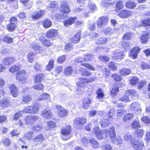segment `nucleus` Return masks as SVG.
Segmentation results:
<instances>
[{
  "label": "nucleus",
  "instance_id": "nucleus-1",
  "mask_svg": "<svg viewBox=\"0 0 150 150\" xmlns=\"http://www.w3.org/2000/svg\"><path fill=\"white\" fill-rule=\"evenodd\" d=\"M96 80V77H91L90 78L86 79L85 78L81 77L79 78V80L81 82H79L77 84L78 88L77 89V94H81L82 93L84 92L85 90L83 87H81L83 83H85L92 82Z\"/></svg>",
  "mask_w": 150,
  "mask_h": 150
},
{
  "label": "nucleus",
  "instance_id": "nucleus-2",
  "mask_svg": "<svg viewBox=\"0 0 150 150\" xmlns=\"http://www.w3.org/2000/svg\"><path fill=\"white\" fill-rule=\"evenodd\" d=\"M87 120L84 117H78L74 121V125L77 128L81 129L83 125L87 122Z\"/></svg>",
  "mask_w": 150,
  "mask_h": 150
},
{
  "label": "nucleus",
  "instance_id": "nucleus-3",
  "mask_svg": "<svg viewBox=\"0 0 150 150\" xmlns=\"http://www.w3.org/2000/svg\"><path fill=\"white\" fill-rule=\"evenodd\" d=\"M24 112L30 114H35L39 111V105L35 104L26 107L23 109Z\"/></svg>",
  "mask_w": 150,
  "mask_h": 150
},
{
  "label": "nucleus",
  "instance_id": "nucleus-4",
  "mask_svg": "<svg viewBox=\"0 0 150 150\" xmlns=\"http://www.w3.org/2000/svg\"><path fill=\"white\" fill-rule=\"evenodd\" d=\"M71 127L70 125L68 126L65 128L62 129L61 133L63 135L64 137H62L64 139L68 140L71 137Z\"/></svg>",
  "mask_w": 150,
  "mask_h": 150
},
{
  "label": "nucleus",
  "instance_id": "nucleus-5",
  "mask_svg": "<svg viewBox=\"0 0 150 150\" xmlns=\"http://www.w3.org/2000/svg\"><path fill=\"white\" fill-rule=\"evenodd\" d=\"M16 79L19 83L25 81L27 75L25 70H23L19 71L16 73Z\"/></svg>",
  "mask_w": 150,
  "mask_h": 150
},
{
  "label": "nucleus",
  "instance_id": "nucleus-6",
  "mask_svg": "<svg viewBox=\"0 0 150 150\" xmlns=\"http://www.w3.org/2000/svg\"><path fill=\"white\" fill-rule=\"evenodd\" d=\"M39 119V117L37 116L29 115L26 117L24 120L26 124L30 125Z\"/></svg>",
  "mask_w": 150,
  "mask_h": 150
},
{
  "label": "nucleus",
  "instance_id": "nucleus-7",
  "mask_svg": "<svg viewBox=\"0 0 150 150\" xmlns=\"http://www.w3.org/2000/svg\"><path fill=\"white\" fill-rule=\"evenodd\" d=\"M132 146L135 150H141L144 146L143 143L140 140H132L131 142Z\"/></svg>",
  "mask_w": 150,
  "mask_h": 150
},
{
  "label": "nucleus",
  "instance_id": "nucleus-8",
  "mask_svg": "<svg viewBox=\"0 0 150 150\" xmlns=\"http://www.w3.org/2000/svg\"><path fill=\"white\" fill-rule=\"evenodd\" d=\"M93 132L95 134L96 136L100 140H101L106 137L105 133L104 132V131H100L98 127H97L93 129Z\"/></svg>",
  "mask_w": 150,
  "mask_h": 150
},
{
  "label": "nucleus",
  "instance_id": "nucleus-9",
  "mask_svg": "<svg viewBox=\"0 0 150 150\" xmlns=\"http://www.w3.org/2000/svg\"><path fill=\"white\" fill-rule=\"evenodd\" d=\"M56 108L58 110L57 114L58 116L61 118L65 117L67 115V111L64 108L59 106H56Z\"/></svg>",
  "mask_w": 150,
  "mask_h": 150
},
{
  "label": "nucleus",
  "instance_id": "nucleus-10",
  "mask_svg": "<svg viewBox=\"0 0 150 150\" xmlns=\"http://www.w3.org/2000/svg\"><path fill=\"white\" fill-rule=\"evenodd\" d=\"M87 57H90L91 58H88V57H84L83 58L80 57H78L75 59V62H82L88 61H92L94 59V56L93 55L88 54L87 55Z\"/></svg>",
  "mask_w": 150,
  "mask_h": 150
},
{
  "label": "nucleus",
  "instance_id": "nucleus-11",
  "mask_svg": "<svg viewBox=\"0 0 150 150\" xmlns=\"http://www.w3.org/2000/svg\"><path fill=\"white\" fill-rule=\"evenodd\" d=\"M132 12L129 10H122L118 13V15L122 18H127L132 15Z\"/></svg>",
  "mask_w": 150,
  "mask_h": 150
},
{
  "label": "nucleus",
  "instance_id": "nucleus-12",
  "mask_svg": "<svg viewBox=\"0 0 150 150\" xmlns=\"http://www.w3.org/2000/svg\"><path fill=\"white\" fill-rule=\"evenodd\" d=\"M140 50V48L137 46H135L132 49L130 52L129 53V55L131 58L134 59H136L137 56V54L139 52Z\"/></svg>",
  "mask_w": 150,
  "mask_h": 150
},
{
  "label": "nucleus",
  "instance_id": "nucleus-13",
  "mask_svg": "<svg viewBox=\"0 0 150 150\" xmlns=\"http://www.w3.org/2000/svg\"><path fill=\"white\" fill-rule=\"evenodd\" d=\"M10 89V92L12 96L14 97H17L18 94V88L13 84H10L9 86Z\"/></svg>",
  "mask_w": 150,
  "mask_h": 150
},
{
  "label": "nucleus",
  "instance_id": "nucleus-14",
  "mask_svg": "<svg viewBox=\"0 0 150 150\" xmlns=\"http://www.w3.org/2000/svg\"><path fill=\"white\" fill-rule=\"evenodd\" d=\"M45 13V10H40L35 12L32 15V17L33 20L37 19L42 17Z\"/></svg>",
  "mask_w": 150,
  "mask_h": 150
},
{
  "label": "nucleus",
  "instance_id": "nucleus-15",
  "mask_svg": "<svg viewBox=\"0 0 150 150\" xmlns=\"http://www.w3.org/2000/svg\"><path fill=\"white\" fill-rule=\"evenodd\" d=\"M46 36L48 38L56 37L58 34V31L57 30L50 29L46 32Z\"/></svg>",
  "mask_w": 150,
  "mask_h": 150
},
{
  "label": "nucleus",
  "instance_id": "nucleus-16",
  "mask_svg": "<svg viewBox=\"0 0 150 150\" xmlns=\"http://www.w3.org/2000/svg\"><path fill=\"white\" fill-rule=\"evenodd\" d=\"M104 132L105 133L106 136L107 134L110 135L111 140H113L115 137V133L113 127H111L108 130H105Z\"/></svg>",
  "mask_w": 150,
  "mask_h": 150
},
{
  "label": "nucleus",
  "instance_id": "nucleus-17",
  "mask_svg": "<svg viewBox=\"0 0 150 150\" xmlns=\"http://www.w3.org/2000/svg\"><path fill=\"white\" fill-rule=\"evenodd\" d=\"M41 115L43 117L47 119H50L52 115L51 111L47 109L43 110L41 112Z\"/></svg>",
  "mask_w": 150,
  "mask_h": 150
},
{
  "label": "nucleus",
  "instance_id": "nucleus-18",
  "mask_svg": "<svg viewBox=\"0 0 150 150\" xmlns=\"http://www.w3.org/2000/svg\"><path fill=\"white\" fill-rule=\"evenodd\" d=\"M108 21V18L103 16L100 18L97 21V25L99 27H101L103 25H105Z\"/></svg>",
  "mask_w": 150,
  "mask_h": 150
},
{
  "label": "nucleus",
  "instance_id": "nucleus-19",
  "mask_svg": "<svg viewBox=\"0 0 150 150\" xmlns=\"http://www.w3.org/2000/svg\"><path fill=\"white\" fill-rule=\"evenodd\" d=\"M61 11L64 13H68L69 11V6H68L67 2L65 1H62L61 4Z\"/></svg>",
  "mask_w": 150,
  "mask_h": 150
},
{
  "label": "nucleus",
  "instance_id": "nucleus-20",
  "mask_svg": "<svg viewBox=\"0 0 150 150\" xmlns=\"http://www.w3.org/2000/svg\"><path fill=\"white\" fill-rule=\"evenodd\" d=\"M44 140V138L42 134H39L33 139V141L37 144H40Z\"/></svg>",
  "mask_w": 150,
  "mask_h": 150
},
{
  "label": "nucleus",
  "instance_id": "nucleus-21",
  "mask_svg": "<svg viewBox=\"0 0 150 150\" xmlns=\"http://www.w3.org/2000/svg\"><path fill=\"white\" fill-rule=\"evenodd\" d=\"M76 17H75L74 18H70L64 21V26L66 27H68L69 25H71V24L74 23L76 21Z\"/></svg>",
  "mask_w": 150,
  "mask_h": 150
},
{
  "label": "nucleus",
  "instance_id": "nucleus-22",
  "mask_svg": "<svg viewBox=\"0 0 150 150\" xmlns=\"http://www.w3.org/2000/svg\"><path fill=\"white\" fill-rule=\"evenodd\" d=\"M30 47L33 50H35L36 53H39L42 52V46L39 45L38 44H32Z\"/></svg>",
  "mask_w": 150,
  "mask_h": 150
},
{
  "label": "nucleus",
  "instance_id": "nucleus-23",
  "mask_svg": "<svg viewBox=\"0 0 150 150\" xmlns=\"http://www.w3.org/2000/svg\"><path fill=\"white\" fill-rule=\"evenodd\" d=\"M92 102L91 99L88 97L84 98L83 101V107L85 109H87Z\"/></svg>",
  "mask_w": 150,
  "mask_h": 150
},
{
  "label": "nucleus",
  "instance_id": "nucleus-24",
  "mask_svg": "<svg viewBox=\"0 0 150 150\" xmlns=\"http://www.w3.org/2000/svg\"><path fill=\"white\" fill-rule=\"evenodd\" d=\"M49 10L54 12L56 9L58 8V6L56 4V2L52 1L48 6Z\"/></svg>",
  "mask_w": 150,
  "mask_h": 150
},
{
  "label": "nucleus",
  "instance_id": "nucleus-25",
  "mask_svg": "<svg viewBox=\"0 0 150 150\" xmlns=\"http://www.w3.org/2000/svg\"><path fill=\"white\" fill-rule=\"evenodd\" d=\"M130 106L131 109L133 110L136 111H140V105L137 102H135L132 103Z\"/></svg>",
  "mask_w": 150,
  "mask_h": 150
},
{
  "label": "nucleus",
  "instance_id": "nucleus-26",
  "mask_svg": "<svg viewBox=\"0 0 150 150\" xmlns=\"http://www.w3.org/2000/svg\"><path fill=\"white\" fill-rule=\"evenodd\" d=\"M149 38V35L148 33L143 34L140 37L141 42L144 44L146 43Z\"/></svg>",
  "mask_w": 150,
  "mask_h": 150
},
{
  "label": "nucleus",
  "instance_id": "nucleus-27",
  "mask_svg": "<svg viewBox=\"0 0 150 150\" xmlns=\"http://www.w3.org/2000/svg\"><path fill=\"white\" fill-rule=\"evenodd\" d=\"M114 58L115 59H122L124 58L125 54L123 52H119L118 51L113 52Z\"/></svg>",
  "mask_w": 150,
  "mask_h": 150
},
{
  "label": "nucleus",
  "instance_id": "nucleus-28",
  "mask_svg": "<svg viewBox=\"0 0 150 150\" xmlns=\"http://www.w3.org/2000/svg\"><path fill=\"white\" fill-rule=\"evenodd\" d=\"M39 40L43 45L47 47H49L51 45V43L50 41L44 37H40Z\"/></svg>",
  "mask_w": 150,
  "mask_h": 150
},
{
  "label": "nucleus",
  "instance_id": "nucleus-29",
  "mask_svg": "<svg viewBox=\"0 0 150 150\" xmlns=\"http://www.w3.org/2000/svg\"><path fill=\"white\" fill-rule=\"evenodd\" d=\"M126 7L129 9H132L136 6L135 3L130 1H129L125 3Z\"/></svg>",
  "mask_w": 150,
  "mask_h": 150
},
{
  "label": "nucleus",
  "instance_id": "nucleus-30",
  "mask_svg": "<svg viewBox=\"0 0 150 150\" xmlns=\"http://www.w3.org/2000/svg\"><path fill=\"white\" fill-rule=\"evenodd\" d=\"M81 35V34L79 33L76 34L71 39L72 42L74 44L78 43L80 40V36Z\"/></svg>",
  "mask_w": 150,
  "mask_h": 150
},
{
  "label": "nucleus",
  "instance_id": "nucleus-31",
  "mask_svg": "<svg viewBox=\"0 0 150 150\" xmlns=\"http://www.w3.org/2000/svg\"><path fill=\"white\" fill-rule=\"evenodd\" d=\"M9 105V102L7 99H4V100H1L0 102V106L3 108H6Z\"/></svg>",
  "mask_w": 150,
  "mask_h": 150
},
{
  "label": "nucleus",
  "instance_id": "nucleus-32",
  "mask_svg": "<svg viewBox=\"0 0 150 150\" xmlns=\"http://www.w3.org/2000/svg\"><path fill=\"white\" fill-rule=\"evenodd\" d=\"M125 94L129 95H132L134 97H138L139 96V93L136 91L134 89L129 90L126 91Z\"/></svg>",
  "mask_w": 150,
  "mask_h": 150
},
{
  "label": "nucleus",
  "instance_id": "nucleus-33",
  "mask_svg": "<svg viewBox=\"0 0 150 150\" xmlns=\"http://www.w3.org/2000/svg\"><path fill=\"white\" fill-rule=\"evenodd\" d=\"M57 13L55 15V16L57 19L60 20L64 19L67 16L66 13Z\"/></svg>",
  "mask_w": 150,
  "mask_h": 150
},
{
  "label": "nucleus",
  "instance_id": "nucleus-34",
  "mask_svg": "<svg viewBox=\"0 0 150 150\" xmlns=\"http://www.w3.org/2000/svg\"><path fill=\"white\" fill-rule=\"evenodd\" d=\"M15 59L13 58H6L4 59L3 60V62L5 65H9L10 64L13 63Z\"/></svg>",
  "mask_w": 150,
  "mask_h": 150
},
{
  "label": "nucleus",
  "instance_id": "nucleus-35",
  "mask_svg": "<svg viewBox=\"0 0 150 150\" xmlns=\"http://www.w3.org/2000/svg\"><path fill=\"white\" fill-rule=\"evenodd\" d=\"M52 22L48 19H46L42 22V24L44 27L46 28L50 27L52 25Z\"/></svg>",
  "mask_w": 150,
  "mask_h": 150
},
{
  "label": "nucleus",
  "instance_id": "nucleus-36",
  "mask_svg": "<svg viewBox=\"0 0 150 150\" xmlns=\"http://www.w3.org/2000/svg\"><path fill=\"white\" fill-rule=\"evenodd\" d=\"M35 56V54L31 52H29L27 55V58L29 62H32L33 61Z\"/></svg>",
  "mask_w": 150,
  "mask_h": 150
},
{
  "label": "nucleus",
  "instance_id": "nucleus-37",
  "mask_svg": "<svg viewBox=\"0 0 150 150\" xmlns=\"http://www.w3.org/2000/svg\"><path fill=\"white\" fill-rule=\"evenodd\" d=\"M23 110L22 111H20L16 113L13 116V119L15 120H18L20 117L22 116L24 113Z\"/></svg>",
  "mask_w": 150,
  "mask_h": 150
},
{
  "label": "nucleus",
  "instance_id": "nucleus-38",
  "mask_svg": "<svg viewBox=\"0 0 150 150\" xmlns=\"http://www.w3.org/2000/svg\"><path fill=\"white\" fill-rule=\"evenodd\" d=\"M131 71L130 69L124 68L122 69L120 71V74L123 76L128 75L131 73Z\"/></svg>",
  "mask_w": 150,
  "mask_h": 150
},
{
  "label": "nucleus",
  "instance_id": "nucleus-39",
  "mask_svg": "<svg viewBox=\"0 0 150 150\" xmlns=\"http://www.w3.org/2000/svg\"><path fill=\"white\" fill-rule=\"evenodd\" d=\"M114 144L116 145H121L122 143V140L120 137H114L113 140H111Z\"/></svg>",
  "mask_w": 150,
  "mask_h": 150
},
{
  "label": "nucleus",
  "instance_id": "nucleus-40",
  "mask_svg": "<svg viewBox=\"0 0 150 150\" xmlns=\"http://www.w3.org/2000/svg\"><path fill=\"white\" fill-rule=\"evenodd\" d=\"M73 70L71 67H69L66 68L64 70V74L66 76H69L71 75Z\"/></svg>",
  "mask_w": 150,
  "mask_h": 150
},
{
  "label": "nucleus",
  "instance_id": "nucleus-41",
  "mask_svg": "<svg viewBox=\"0 0 150 150\" xmlns=\"http://www.w3.org/2000/svg\"><path fill=\"white\" fill-rule=\"evenodd\" d=\"M42 74L40 73L37 74L34 78L35 82H40L42 80Z\"/></svg>",
  "mask_w": 150,
  "mask_h": 150
},
{
  "label": "nucleus",
  "instance_id": "nucleus-42",
  "mask_svg": "<svg viewBox=\"0 0 150 150\" xmlns=\"http://www.w3.org/2000/svg\"><path fill=\"white\" fill-rule=\"evenodd\" d=\"M32 99L31 96L29 95H25L23 96V100L25 103H28Z\"/></svg>",
  "mask_w": 150,
  "mask_h": 150
},
{
  "label": "nucleus",
  "instance_id": "nucleus-43",
  "mask_svg": "<svg viewBox=\"0 0 150 150\" xmlns=\"http://www.w3.org/2000/svg\"><path fill=\"white\" fill-rule=\"evenodd\" d=\"M118 91V88L116 86H114L112 88V90L110 91L111 94L112 96H115Z\"/></svg>",
  "mask_w": 150,
  "mask_h": 150
},
{
  "label": "nucleus",
  "instance_id": "nucleus-44",
  "mask_svg": "<svg viewBox=\"0 0 150 150\" xmlns=\"http://www.w3.org/2000/svg\"><path fill=\"white\" fill-rule=\"evenodd\" d=\"M54 60L53 59L50 60L47 66L46 69L47 70H50L54 67Z\"/></svg>",
  "mask_w": 150,
  "mask_h": 150
},
{
  "label": "nucleus",
  "instance_id": "nucleus-45",
  "mask_svg": "<svg viewBox=\"0 0 150 150\" xmlns=\"http://www.w3.org/2000/svg\"><path fill=\"white\" fill-rule=\"evenodd\" d=\"M20 69V66L18 65H13L9 69V71L13 73L18 71Z\"/></svg>",
  "mask_w": 150,
  "mask_h": 150
},
{
  "label": "nucleus",
  "instance_id": "nucleus-46",
  "mask_svg": "<svg viewBox=\"0 0 150 150\" xmlns=\"http://www.w3.org/2000/svg\"><path fill=\"white\" fill-rule=\"evenodd\" d=\"M91 145L94 148H97L98 146V142L94 139H91L89 140Z\"/></svg>",
  "mask_w": 150,
  "mask_h": 150
},
{
  "label": "nucleus",
  "instance_id": "nucleus-47",
  "mask_svg": "<svg viewBox=\"0 0 150 150\" xmlns=\"http://www.w3.org/2000/svg\"><path fill=\"white\" fill-rule=\"evenodd\" d=\"M144 133L143 130H138L134 132V135L136 137H142Z\"/></svg>",
  "mask_w": 150,
  "mask_h": 150
},
{
  "label": "nucleus",
  "instance_id": "nucleus-48",
  "mask_svg": "<svg viewBox=\"0 0 150 150\" xmlns=\"http://www.w3.org/2000/svg\"><path fill=\"white\" fill-rule=\"evenodd\" d=\"M108 41V39L104 37H102L98 39L96 42L98 44H101L105 43Z\"/></svg>",
  "mask_w": 150,
  "mask_h": 150
},
{
  "label": "nucleus",
  "instance_id": "nucleus-49",
  "mask_svg": "<svg viewBox=\"0 0 150 150\" xmlns=\"http://www.w3.org/2000/svg\"><path fill=\"white\" fill-rule=\"evenodd\" d=\"M96 94L97 95V98L99 99L103 98L104 96V94L100 88H99L96 91Z\"/></svg>",
  "mask_w": 150,
  "mask_h": 150
},
{
  "label": "nucleus",
  "instance_id": "nucleus-50",
  "mask_svg": "<svg viewBox=\"0 0 150 150\" xmlns=\"http://www.w3.org/2000/svg\"><path fill=\"white\" fill-rule=\"evenodd\" d=\"M139 79L136 77H133L129 81L131 85L132 86H134L138 83Z\"/></svg>",
  "mask_w": 150,
  "mask_h": 150
},
{
  "label": "nucleus",
  "instance_id": "nucleus-51",
  "mask_svg": "<svg viewBox=\"0 0 150 150\" xmlns=\"http://www.w3.org/2000/svg\"><path fill=\"white\" fill-rule=\"evenodd\" d=\"M116 10L118 11L123 8L124 7L123 3L121 1H119L116 4Z\"/></svg>",
  "mask_w": 150,
  "mask_h": 150
},
{
  "label": "nucleus",
  "instance_id": "nucleus-52",
  "mask_svg": "<svg viewBox=\"0 0 150 150\" xmlns=\"http://www.w3.org/2000/svg\"><path fill=\"white\" fill-rule=\"evenodd\" d=\"M16 25L15 23H11L7 25V28L10 31H13L15 28Z\"/></svg>",
  "mask_w": 150,
  "mask_h": 150
},
{
  "label": "nucleus",
  "instance_id": "nucleus-53",
  "mask_svg": "<svg viewBox=\"0 0 150 150\" xmlns=\"http://www.w3.org/2000/svg\"><path fill=\"white\" fill-rule=\"evenodd\" d=\"M132 126L134 129H138L140 127L139 122L137 121H134L132 124Z\"/></svg>",
  "mask_w": 150,
  "mask_h": 150
},
{
  "label": "nucleus",
  "instance_id": "nucleus-54",
  "mask_svg": "<svg viewBox=\"0 0 150 150\" xmlns=\"http://www.w3.org/2000/svg\"><path fill=\"white\" fill-rule=\"evenodd\" d=\"M132 138V135L129 133H126L124 137V140L125 141L127 142L130 141Z\"/></svg>",
  "mask_w": 150,
  "mask_h": 150
},
{
  "label": "nucleus",
  "instance_id": "nucleus-55",
  "mask_svg": "<svg viewBox=\"0 0 150 150\" xmlns=\"http://www.w3.org/2000/svg\"><path fill=\"white\" fill-rule=\"evenodd\" d=\"M50 96L49 94L47 93H44L40 96L38 100H39L47 99H50Z\"/></svg>",
  "mask_w": 150,
  "mask_h": 150
},
{
  "label": "nucleus",
  "instance_id": "nucleus-56",
  "mask_svg": "<svg viewBox=\"0 0 150 150\" xmlns=\"http://www.w3.org/2000/svg\"><path fill=\"white\" fill-rule=\"evenodd\" d=\"M42 127L40 124H38L33 128V129L37 132H39L41 131Z\"/></svg>",
  "mask_w": 150,
  "mask_h": 150
},
{
  "label": "nucleus",
  "instance_id": "nucleus-57",
  "mask_svg": "<svg viewBox=\"0 0 150 150\" xmlns=\"http://www.w3.org/2000/svg\"><path fill=\"white\" fill-rule=\"evenodd\" d=\"M3 41L7 43H11L12 42L13 39L10 37L5 36L3 39Z\"/></svg>",
  "mask_w": 150,
  "mask_h": 150
},
{
  "label": "nucleus",
  "instance_id": "nucleus-58",
  "mask_svg": "<svg viewBox=\"0 0 150 150\" xmlns=\"http://www.w3.org/2000/svg\"><path fill=\"white\" fill-rule=\"evenodd\" d=\"M140 66L143 69H150V64H149L147 63L142 62Z\"/></svg>",
  "mask_w": 150,
  "mask_h": 150
},
{
  "label": "nucleus",
  "instance_id": "nucleus-59",
  "mask_svg": "<svg viewBox=\"0 0 150 150\" xmlns=\"http://www.w3.org/2000/svg\"><path fill=\"white\" fill-rule=\"evenodd\" d=\"M42 66L40 63L37 62L34 66V69L36 71H40L42 69Z\"/></svg>",
  "mask_w": 150,
  "mask_h": 150
},
{
  "label": "nucleus",
  "instance_id": "nucleus-60",
  "mask_svg": "<svg viewBox=\"0 0 150 150\" xmlns=\"http://www.w3.org/2000/svg\"><path fill=\"white\" fill-rule=\"evenodd\" d=\"M82 65L90 70L93 71L95 70V68L90 64L87 63H83L82 64Z\"/></svg>",
  "mask_w": 150,
  "mask_h": 150
},
{
  "label": "nucleus",
  "instance_id": "nucleus-61",
  "mask_svg": "<svg viewBox=\"0 0 150 150\" xmlns=\"http://www.w3.org/2000/svg\"><path fill=\"white\" fill-rule=\"evenodd\" d=\"M88 7L92 12L96 11L97 9L95 4L92 3H89Z\"/></svg>",
  "mask_w": 150,
  "mask_h": 150
},
{
  "label": "nucleus",
  "instance_id": "nucleus-62",
  "mask_svg": "<svg viewBox=\"0 0 150 150\" xmlns=\"http://www.w3.org/2000/svg\"><path fill=\"white\" fill-rule=\"evenodd\" d=\"M100 122L102 127H105L108 126L109 122L108 120L103 119Z\"/></svg>",
  "mask_w": 150,
  "mask_h": 150
},
{
  "label": "nucleus",
  "instance_id": "nucleus-63",
  "mask_svg": "<svg viewBox=\"0 0 150 150\" xmlns=\"http://www.w3.org/2000/svg\"><path fill=\"white\" fill-rule=\"evenodd\" d=\"M47 123L48 127L50 128H54L56 126V123L53 121H48L47 122Z\"/></svg>",
  "mask_w": 150,
  "mask_h": 150
},
{
  "label": "nucleus",
  "instance_id": "nucleus-64",
  "mask_svg": "<svg viewBox=\"0 0 150 150\" xmlns=\"http://www.w3.org/2000/svg\"><path fill=\"white\" fill-rule=\"evenodd\" d=\"M102 149L104 150H112V146L109 144H105L101 146Z\"/></svg>",
  "mask_w": 150,
  "mask_h": 150
}]
</instances>
